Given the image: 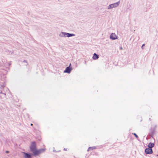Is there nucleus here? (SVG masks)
<instances>
[{"label":"nucleus","instance_id":"f257e3e1","mask_svg":"<svg viewBox=\"0 0 158 158\" xmlns=\"http://www.w3.org/2000/svg\"><path fill=\"white\" fill-rule=\"evenodd\" d=\"M45 151V149L42 148L39 150L36 149L35 151L32 152L34 155H38L43 152H44Z\"/></svg>","mask_w":158,"mask_h":158},{"label":"nucleus","instance_id":"f03ea898","mask_svg":"<svg viewBox=\"0 0 158 158\" xmlns=\"http://www.w3.org/2000/svg\"><path fill=\"white\" fill-rule=\"evenodd\" d=\"M30 149L32 152H33L36 149V145L35 142H33L31 143Z\"/></svg>","mask_w":158,"mask_h":158},{"label":"nucleus","instance_id":"7ed1b4c3","mask_svg":"<svg viewBox=\"0 0 158 158\" xmlns=\"http://www.w3.org/2000/svg\"><path fill=\"white\" fill-rule=\"evenodd\" d=\"M119 4V2H118L116 3H114L113 4H111L109 6L108 8V9H110L111 8L116 7Z\"/></svg>","mask_w":158,"mask_h":158},{"label":"nucleus","instance_id":"20e7f679","mask_svg":"<svg viewBox=\"0 0 158 158\" xmlns=\"http://www.w3.org/2000/svg\"><path fill=\"white\" fill-rule=\"evenodd\" d=\"M145 152L147 154H151L152 153V150L151 148H147L145 149Z\"/></svg>","mask_w":158,"mask_h":158},{"label":"nucleus","instance_id":"39448f33","mask_svg":"<svg viewBox=\"0 0 158 158\" xmlns=\"http://www.w3.org/2000/svg\"><path fill=\"white\" fill-rule=\"evenodd\" d=\"M110 38L112 40H115L117 39V36L114 33H112L110 36Z\"/></svg>","mask_w":158,"mask_h":158},{"label":"nucleus","instance_id":"423d86ee","mask_svg":"<svg viewBox=\"0 0 158 158\" xmlns=\"http://www.w3.org/2000/svg\"><path fill=\"white\" fill-rule=\"evenodd\" d=\"M72 69V68H70V67H67L65 70L64 71V73H70L71 70Z\"/></svg>","mask_w":158,"mask_h":158},{"label":"nucleus","instance_id":"0eeeda50","mask_svg":"<svg viewBox=\"0 0 158 158\" xmlns=\"http://www.w3.org/2000/svg\"><path fill=\"white\" fill-rule=\"evenodd\" d=\"M24 154V157L25 158H31V155L26 152H23Z\"/></svg>","mask_w":158,"mask_h":158},{"label":"nucleus","instance_id":"6e6552de","mask_svg":"<svg viewBox=\"0 0 158 158\" xmlns=\"http://www.w3.org/2000/svg\"><path fill=\"white\" fill-rule=\"evenodd\" d=\"M74 35V34H69V33H66L65 34V36L68 37H71V36H73Z\"/></svg>","mask_w":158,"mask_h":158},{"label":"nucleus","instance_id":"1a4fd4ad","mask_svg":"<svg viewBox=\"0 0 158 158\" xmlns=\"http://www.w3.org/2000/svg\"><path fill=\"white\" fill-rule=\"evenodd\" d=\"M154 146V144L153 143H150L148 145V146L149 148H153Z\"/></svg>","mask_w":158,"mask_h":158},{"label":"nucleus","instance_id":"9d476101","mask_svg":"<svg viewBox=\"0 0 158 158\" xmlns=\"http://www.w3.org/2000/svg\"><path fill=\"white\" fill-rule=\"evenodd\" d=\"M93 58L94 60H96L98 58V56L96 53H94V54Z\"/></svg>","mask_w":158,"mask_h":158},{"label":"nucleus","instance_id":"9b49d317","mask_svg":"<svg viewBox=\"0 0 158 158\" xmlns=\"http://www.w3.org/2000/svg\"><path fill=\"white\" fill-rule=\"evenodd\" d=\"M133 134L135 136V137L136 138H138V135L135 134V133H134Z\"/></svg>","mask_w":158,"mask_h":158},{"label":"nucleus","instance_id":"f8f14e48","mask_svg":"<svg viewBox=\"0 0 158 158\" xmlns=\"http://www.w3.org/2000/svg\"><path fill=\"white\" fill-rule=\"evenodd\" d=\"M6 153H8L9 152L7 151H6Z\"/></svg>","mask_w":158,"mask_h":158},{"label":"nucleus","instance_id":"ddd939ff","mask_svg":"<svg viewBox=\"0 0 158 158\" xmlns=\"http://www.w3.org/2000/svg\"><path fill=\"white\" fill-rule=\"evenodd\" d=\"M144 45V44H143L142 46V48H143V46Z\"/></svg>","mask_w":158,"mask_h":158},{"label":"nucleus","instance_id":"4468645a","mask_svg":"<svg viewBox=\"0 0 158 158\" xmlns=\"http://www.w3.org/2000/svg\"><path fill=\"white\" fill-rule=\"evenodd\" d=\"M64 150L66 151V150H67V149L64 148Z\"/></svg>","mask_w":158,"mask_h":158},{"label":"nucleus","instance_id":"2eb2a0df","mask_svg":"<svg viewBox=\"0 0 158 158\" xmlns=\"http://www.w3.org/2000/svg\"><path fill=\"white\" fill-rule=\"evenodd\" d=\"M120 49H121V50H122L123 49V48L122 47H121L120 48Z\"/></svg>","mask_w":158,"mask_h":158},{"label":"nucleus","instance_id":"dca6fc26","mask_svg":"<svg viewBox=\"0 0 158 158\" xmlns=\"http://www.w3.org/2000/svg\"><path fill=\"white\" fill-rule=\"evenodd\" d=\"M31 125L32 126L33 125V124H31Z\"/></svg>","mask_w":158,"mask_h":158},{"label":"nucleus","instance_id":"f3484780","mask_svg":"<svg viewBox=\"0 0 158 158\" xmlns=\"http://www.w3.org/2000/svg\"><path fill=\"white\" fill-rule=\"evenodd\" d=\"M157 156H158V155H157Z\"/></svg>","mask_w":158,"mask_h":158}]
</instances>
